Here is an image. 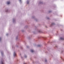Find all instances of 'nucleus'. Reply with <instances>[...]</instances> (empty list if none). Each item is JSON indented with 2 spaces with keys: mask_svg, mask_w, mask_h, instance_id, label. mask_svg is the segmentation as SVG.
Segmentation results:
<instances>
[{
  "mask_svg": "<svg viewBox=\"0 0 64 64\" xmlns=\"http://www.w3.org/2000/svg\"><path fill=\"white\" fill-rule=\"evenodd\" d=\"M16 55V53H15V52H14V57H15V56Z\"/></svg>",
  "mask_w": 64,
  "mask_h": 64,
  "instance_id": "f257e3e1",
  "label": "nucleus"
},
{
  "mask_svg": "<svg viewBox=\"0 0 64 64\" xmlns=\"http://www.w3.org/2000/svg\"><path fill=\"white\" fill-rule=\"evenodd\" d=\"M10 3V2H7V4H9Z\"/></svg>",
  "mask_w": 64,
  "mask_h": 64,
  "instance_id": "20e7f679",
  "label": "nucleus"
},
{
  "mask_svg": "<svg viewBox=\"0 0 64 64\" xmlns=\"http://www.w3.org/2000/svg\"><path fill=\"white\" fill-rule=\"evenodd\" d=\"M29 3V2H27V4H28Z\"/></svg>",
  "mask_w": 64,
  "mask_h": 64,
  "instance_id": "0eeeda50",
  "label": "nucleus"
},
{
  "mask_svg": "<svg viewBox=\"0 0 64 64\" xmlns=\"http://www.w3.org/2000/svg\"><path fill=\"white\" fill-rule=\"evenodd\" d=\"M24 64H26L25 63H24Z\"/></svg>",
  "mask_w": 64,
  "mask_h": 64,
  "instance_id": "9d476101",
  "label": "nucleus"
},
{
  "mask_svg": "<svg viewBox=\"0 0 64 64\" xmlns=\"http://www.w3.org/2000/svg\"><path fill=\"white\" fill-rule=\"evenodd\" d=\"M25 57L26 58V57H27V56H25Z\"/></svg>",
  "mask_w": 64,
  "mask_h": 64,
  "instance_id": "1a4fd4ad",
  "label": "nucleus"
},
{
  "mask_svg": "<svg viewBox=\"0 0 64 64\" xmlns=\"http://www.w3.org/2000/svg\"><path fill=\"white\" fill-rule=\"evenodd\" d=\"M54 23H52V25H54Z\"/></svg>",
  "mask_w": 64,
  "mask_h": 64,
  "instance_id": "423d86ee",
  "label": "nucleus"
},
{
  "mask_svg": "<svg viewBox=\"0 0 64 64\" xmlns=\"http://www.w3.org/2000/svg\"><path fill=\"white\" fill-rule=\"evenodd\" d=\"M31 52H34V51L33 50H31Z\"/></svg>",
  "mask_w": 64,
  "mask_h": 64,
  "instance_id": "7ed1b4c3",
  "label": "nucleus"
},
{
  "mask_svg": "<svg viewBox=\"0 0 64 64\" xmlns=\"http://www.w3.org/2000/svg\"><path fill=\"white\" fill-rule=\"evenodd\" d=\"M1 64H4V63H3V62H1Z\"/></svg>",
  "mask_w": 64,
  "mask_h": 64,
  "instance_id": "39448f33",
  "label": "nucleus"
},
{
  "mask_svg": "<svg viewBox=\"0 0 64 64\" xmlns=\"http://www.w3.org/2000/svg\"><path fill=\"white\" fill-rule=\"evenodd\" d=\"M41 2H40V4H41Z\"/></svg>",
  "mask_w": 64,
  "mask_h": 64,
  "instance_id": "f8f14e48",
  "label": "nucleus"
},
{
  "mask_svg": "<svg viewBox=\"0 0 64 64\" xmlns=\"http://www.w3.org/2000/svg\"><path fill=\"white\" fill-rule=\"evenodd\" d=\"M40 33H41V31H40Z\"/></svg>",
  "mask_w": 64,
  "mask_h": 64,
  "instance_id": "ddd939ff",
  "label": "nucleus"
},
{
  "mask_svg": "<svg viewBox=\"0 0 64 64\" xmlns=\"http://www.w3.org/2000/svg\"><path fill=\"white\" fill-rule=\"evenodd\" d=\"M0 39H1V38H0Z\"/></svg>",
  "mask_w": 64,
  "mask_h": 64,
  "instance_id": "9b49d317",
  "label": "nucleus"
},
{
  "mask_svg": "<svg viewBox=\"0 0 64 64\" xmlns=\"http://www.w3.org/2000/svg\"><path fill=\"white\" fill-rule=\"evenodd\" d=\"M45 62H46L47 61V60H45Z\"/></svg>",
  "mask_w": 64,
  "mask_h": 64,
  "instance_id": "6e6552de",
  "label": "nucleus"
},
{
  "mask_svg": "<svg viewBox=\"0 0 64 64\" xmlns=\"http://www.w3.org/2000/svg\"><path fill=\"white\" fill-rule=\"evenodd\" d=\"M60 39H61V40H64V39L63 38H60Z\"/></svg>",
  "mask_w": 64,
  "mask_h": 64,
  "instance_id": "f03ea898",
  "label": "nucleus"
}]
</instances>
